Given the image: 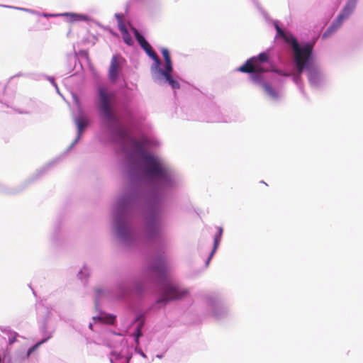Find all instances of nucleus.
<instances>
[{
    "instance_id": "obj_11",
    "label": "nucleus",
    "mask_w": 363,
    "mask_h": 363,
    "mask_svg": "<svg viewBox=\"0 0 363 363\" xmlns=\"http://www.w3.org/2000/svg\"><path fill=\"white\" fill-rule=\"evenodd\" d=\"M217 229H218V232L215 235V238H214L213 248V250H212V252L211 253L210 257H208L207 263L209 262V260L211 259V258L212 257V256L215 253L216 250H217V248L218 247V245H219V243L220 242L221 237L223 235V228L222 227H218Z\"/></svg>"
},
{
    "instance_id": "obj_2",
    "label": "nucleus",
    "mask_w": 363,
    "mask_h": 363,
    "mask_svg": "<svg viewBox=\"0 0 363 363\" xmlns=\"http://www.w3.org/2000/svg\"><path fill=\"white\" fill-rule=\"evenodd\" d=\"M99 99V110L101 116L106 121H113L116 120L115 113L113 109V104L115 99V94L108 91L104 87L98 89Z\"/></svg>"
},
{
    "instance_id": "obj_4",
    "label": "nucleus",
    "mask_w": 363,
    "mask_h": 363,
    "mask_svg": "<svg viewBox=\"0 0 363 363\" xmlns=\"http://www.w3.org/2000/svg\"><path fill=\"white\" fill-rule=\"evenodd\" d=\"M358 0H349L347 4L343 8L342 12L338 15L335 21L327 29L323 35V38H325L330 36L332 33L335 32L341 26L342 21L349 17V16L354 11Z\"/></svg>"
},
{
    "instance_id": "obj_17",
    "label": "nucleus",
    "mask_w": 363,
    "mask_h": 363,
    "mask_svg": "<svg viewBox=\"0 0 363 363\" xmlns=\"http://www.w3.org/2000/svg\"><path fill=\"white\" fill-rule=\"evenodd\" d=\"M263 72H254L252 73L251 79L255 82H261L262 81V74Z\"/></svg>"
},
{
    "instance_id": "obj_20",
    "label": "nucleus",
    "mask_w": 363,
    "mask_h": 363,
    "mask_svg": "<svg viewBox=\"0 0 363 363\" xmlns=\"http://www.w3.org/2000/svg\"><path fill=\"white\" fill-rule=\"evenodd\" d=\"M118 29L121 32L122 34H124V33L128 32L125 24L123 23V22H121L118 23Z\"/></svg>"
},
{
    "instance_id": "obj_1",
    "label": "nucleus",
    "mask_w": 363,
    "mask_h": 363,
    "mask_svg": "<svg viewBox=\"0 0 363 363\" xmlns=\"http://www.w3.org/2000/svg\"><path fill=\"white\" fill-rule=\"evenodd\" d=\"M275 28L277 35L283 38L286 43H290L293 48L295 66L298 72V77H299L303 69L307 68L309 59L312 55L313 45L308 43L301 48L296 39L292 35H287L278 24H275Z\"/></svg>"
},
{
    "instance_id": "obj_12",
    "label": "nucleus",
    "mask_w": 363,
    "mask_h": 363,
    "mask_svg": "<svg viewBox=\"0 0 363 363\" xmlns=\"http://www.w3.org/2000/svg\"><path fill=\"white\" fill-rule=\"evenodd\" d=\"M161 52L165 62V69L164 70L172 72V65L169 50L167 48H162Z\"/></svg>"
},
{
    "instance_id": "obj_5",
    "label": "nucleus",
    "mask_w": 363,
    "mask_h": 363,
    "mask_svg": "<svg viewBox=\"0 0 363 363\" xmlns=\"http://www.w3.org/2000/svg\"><path fill=\"white\" fill-rule=\"evenodd\" d=\"M134 35L141 46V48L146 52L147 55L150 57L157 64V65H160V60L157 55L154 52L151 45L148 43V42L145 40V38L139 33V31L135 28H132Z\"/></svg>"
},
{
    "instance_id": "obj_25",
    "label": "nucleus",
    "mask_w": 363,
    "mask_h": 363,
    "mask_svg": "<svg viewBox=\"0 0 363 363\" xmlns=\"http://www.w3.org/2000/svg\"><path fill=\"white\" fill-rule=\"evenodd\" d=\"M116 18H118V23H121V22H123V20H122V16L121 15H116Z\"/></svg>"
},
{
    "instance_id": "obj_18",
    "label": "nucleus",
    "mask_w": 363,
    "mask_h": 363,
    "mask_svg": "<svg viewBox=\"0 0 363 363\" xmlns=\"http://www.w3.org/2000/svg\"><path fill=\"white\" fill-rule=\"evenodd\" d=\"M123 35V40L124 42L128 45H132L133 43V40L130 36V35L129 34V33H125L124 34H122Z\"/></svg>"
},
{
    "instance_id": "obj_8",
    "label": "nucleus",
    "mask_w": 363,
    "mask_h": 363,
    "mask_svg": "<svg viewBox=\"0 0 363 363\" xmlns=\"http://www.w3.org/2000/svg\"><path fill=\"white\" fill-rule=\"evenodd\" d=\"M238 70L243 73L266 72L267 69L262 67V63L257 62L255 58L248 59L243 65L240 66Z\"/></svg>"
},
{
    "instance_id": "obj_14",
    "label": "nucleus",
    "mask_w": 363,
    "mask_h": 363,
    "mask_svg": "<svg viewBox=\"0 0 363 363\" xmlns=\"http://www.w3.org/2000/svg\"><path fill=\"white\" fill-rule=\"evenodd\" d=\"M262 87L264 90L272 97L277 98V93L276 91L271 86V85L267 82H264L262 84Z\"/></svg>"
},
{
    "instance_id": "obj_24",
    "label": "nucleus",
    "mask_w": 363,
    "mask_h": 363,
    "mask_svg": "<svg viewBox=\"0 0 363 363\" xmlns=\"http://www.w3.org/2000/svg\"><path fill=\"white\" fill-rule=\"evenodd\" d=\"M117 229H118V233L122 235L123 234V228L120 225H118L117 227Z\"/></svg>"
},
{
    "instance_id": "obj_23",
    "label": "nucleus",
    "mask_w": 363,
    "mask_h": 363,
    "mask_svg": "<svg viewBox=\"0 0 363 363\" xmlns=\"http://www.w3.org/2000/svg\"><path fill=\"white\" fill-rule=\"evenodd\" d=\"M274 72H275L276 73H277L278 74H280V75L289 76V74H284V73H283V72H282V71H281V70H277V69H276V70H274Z\"/></svg>"
},
{
    "instance_id": "obj_16",
    "label": "nucleus",
    "mask_w": 363,
    "mask_h": 363,
    "mask_svg": "<svg viewBox=\"0 0 363 363\" xmlns=\"http://www.w3.org/2000/svg\"><path fill=\"white\" fill-rule=\"evenodd\" d=\"M252 58H255V60H257V62H259L261 63L267 62L268 59H269L268 55L265 52H262L258 56L252 57Z\"/></svg>"
},
{
    "instance_id": "obj_22",
    "label": "nucleus",
    "mask_w": 363,
    "mask_h": 363,
    "mask_svg": "<svg viewBox=\"0 0 363 363\" xmlns=\"http://www.w3.org/2000/svg\"><path fill=\"white\" fill-rule=\"evenodd\" d=\"M38 345H35L33 347H32L31 348H30L28 351L27 355L29 356L38 347Z\"/></svg>"
},
{
    "instance_id": "obj_6",
    "label": "nucleus",
    "mask_w": 363,
    "mask_h": 363,
    "mask_svg": "<svg viewBox=\"0 0 363 363\" xmlns=\"http://www.w3.org/2000/svg\"><path fill=\"white\" fill-rule=\"evenodd\" d=\"M123 60V58L120 55H116L112 57L108 72V79L111 83H115L119 77L121 72V65Z\"/></svg>"
},
{
    "instance_id": "obj_26",
    "label": "nucleus",
    "mask_w": 363,
    "mask_h": 363,
    "mask_svg": "<svg viewBox=\"0 0 363 363\" xmlns=\"http://www.w3.org/2000/svg\"><path fill=\"white\" fill-rule=\"evenodd\" d=\"M134 145L136 147H140V144L138 142H134Z\"/></svg>"
},
{
    "instance_id": "obj_15",
    "label": "nucleus",
    "mask_w": 363,
    "mask_h": 363,
    "mask_svg": "<svg viewBox=\"0 0 363 363\" xmlns=\"http://www.w3.org/2000/svg\"><path fill=\"white\" fill-rule=\"evenodd\" d=\"M62 16H71V21H72V22L87 19V18L85 16L80 15V14L65 13H63Z\"/></svg>"
},
{
    "instance_id": "obj_3",
    "label": "nucleus",
    "mask_w": 363,
    "mask_h": 363,
    "mask_svg": "<svg viewBox=\"0 0 363 363\" xmlns=\"http://www.w3.org/2000/svg\"><path fill=\"white\" fill-rule=\"evenodd\" d=\"M143 162L146 174L151 177H165V170L159 160L147 153L143 154Z\"/></svg>"
},
{
    "instance_id": "obj_9",
    "label": "nucleus",
    "mask_w": 363,
    "mask_h": 363,
    "mask_svg": "<svg viewBox=\"0 0 363 363\" xmlns=\"http://www.w3.org/2000/svg\"><path fill=\"white\" fill-rule=\"evenodd\" d=\"M167 267L166 262L164 258H157L155 259L153 264L150 267V270L157 274H162Z\"/></svg>"
},
{
    "instance_id": "obj_21",
    "label": "nucleus",
    "mask_w": 363,
    "mask_h": 363,
    "mask_svg": "<svg viewBox=\"0 0 363 363\" xmlns=\"http://www.w3.org/2000/svg\"><path fill=\"white\" fill-rule=\"evenodd\" d=\"M114 319H115V317L113 316V315H109L108 318H107V320L106 322L108 323H110V324H112L114 321Z\"/></svg>"
},
{
    "instance_id": "obj_13",
    "label": "nucleus",
    "mask_w": 363,
    "mask_h": 363,
    "mask_svg": "<svg viewBox=\"0 0 363 363\" xmlns=\"http://www.w3.org/2000/svg\"><path fill=\"white\" fill-rule=\"evenodd\" d=\"M76 124L78 129V137H79L84 129L88 125V120L83 116H79L76 119Z\"/></svg>"
},
{
    "instance_id": "obj_7",
    "label": "nucleus",
    "mask_w": 363,
    "mask_h": 363,
    "mask_svg": "<svg viewBox=\"0 0 363 363\" xmlns=\"http://www.w3.org/2000/svg\"><path fill=\"white\" fill-rule=\"evenodd\" d=\"M187 291L182 290L177 287L173 286H167L162 295V298L158 302H167L169 301L177 300L185 296Z\"/></svg>"
},
{
    "instance_id": "obj_10",
    "label": "nucleus",
    "mask_w": 363,
    "mask_h": 363,
    "mask_svg": "<svg viewBox=\"0 0 363 363\" xmlns=\"http://www.w3.org/2000/svg\"><path fill=\"white\" fill-rule=\"evenodd\" d=\"M159 72L165 78V79L167 81L169 84L173 89H179V87H180L179 83L172 78V77L171 75L172 72H167V70H163L161 69H159Z\"/></svg>"
},
{
    "instance_id": "obj_19",
    "label": "nucleus",
    "mask_w": 363,
    "mask_h": 363,
    "mask_svg": "<svg viewBox=\"0 0 363 363\" xmlns=\"http://www.w3.org/2000/svg\"><path fill=\"white\" fill-rule=\"evenodd\" d=\"M17 337H18V334L16 333H15V332L11 333L9 337V345L13 344L16 342Z\"/></svg>"
}]
</instances>
